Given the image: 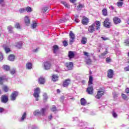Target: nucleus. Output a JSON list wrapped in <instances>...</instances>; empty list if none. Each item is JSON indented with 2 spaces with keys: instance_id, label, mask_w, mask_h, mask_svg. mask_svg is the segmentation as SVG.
Here are the masks:
<instances>
[{
  "instance_id": "nucleus-6",
  "label": "nucleus",
  "mask_w": 129,
  "mask_h": 129,
  "mask_svg": "<svg viewBox=\"0 0 129 129\" xmlns=\"http://www.w3.org/2000/svg\"><path fill=\"white\" fill-rule=\"evenodd\" d=\"M87 92L88 94H93V86L90 85L87 89Z\"/></svg>"
},
{
  "instance_id": "nucleus-27",
  "label": "nucleus",
  "mask_w": 129,
  "mask_h": 129,
  "mask_svg": "<svg viewBox=\"0 0 129 129\" xmlns=\"http://www.w3.org/2000/svg\"><path fill=\"white\" fill-rule=\"evenodd\" d=\"M38 82L39 84H44L45 83V79L43 77H40L38 79Z\"/></svg>"
},
{
  "instance_id": "nucleus-40",
  "label": "nucleus",
  "mask_w": 129,
  "mask_h": 129,
  "mask_svg": "<svg viewBox=\"0 0 129 129\" xmlns=\"http://www.w3.org/2000/svg\"><path fill=\"white\" fill-rule=\"evenodd\" d=\"M74 20L76 23H79V22H80V20L78 19V16L77 15L75 16Z\"/></svg>"
},
{
  "instance_id": "nucleus-61",
  "label": "nucleus",
  "mask_w": 129,
  "mask_h": 129,
  "mask_svg": "<svg viewBox=\"0 0 129 129\" xmlns=\"http://www.w3.org/2000/svg\"><path fill=\"white\" fill-rule=\"evenodd\" d=\"M52 118H53V116H52V115H50L48 117V119H49L50 120H51V119H52Z\"/></svg>"
},
{
  "instance_id": "nucleus-56",
  "label": "nucleus",
  "mask_w": 129,
  "mask_h": 129,
  "mask_svg": "<svg viewBox=\"0 0 129 129\" xmlns=\"http://www.w3.org/2000/svg\"><path fill=\"white\" fill-rule=\"evenodd\" d=\"M124 71H129V66L124 68Z\"/></svg>"
},
{
  "instance_id": "nucleus-15",
  "label": "nucleus",
  "mask_w": 129,
  "mask_h": 129,
  "mask_svg": "<svg viewBox=\"0 0 129 129\" xmlns=\"http://www.w3.org/2000/svg\"><path fill=\"white\" fill-rule=\"evenodd\" d=\"M71 81L69 79L66 80V81L63 83V86L64 87H67V86H68V85H69V84H70Z\"/></svg>"
},
{
  "instance_id": "nucleus-58",
  "label": "nucleus",
  "mask_w": 129,
  "mask_h": 129,
  "mask_svg": "<svg viewBox=\"0 0 129 129\" xmlns=\"http://www.w3.org/2000/svg\"><path fill=\"white\" fill-rule=\"evenodd\" d=\"M113 97L115 98V97H117V94H116V93L114 92L113 93Z\"/></svg>"
},
{
  "instance_id": "nucleus-26",
  "label": "nucleus",
  "mask_w": 129,
  "mask_h": 129,
  "mask_svg": "<svg viewBox=\"0 0 129 129\" xmlns=\"http://www.w3.org/2000/svg\"><path fill=\"white\" fill-rule=\"evenodd\" d=\"M93 78L92 77V76H90L89 79V82H88V86H90L93 83Z\"/></svg>"
},
{
  "instance_id": "nucleus-37",
  "label": "nucleus",
  "mask_w": 129,
  "mask_h": 129,
  "mask_svg": "<svg viewBox=\"0 0 129 129\" xmlns=\"http://www.w3.org/2000/svg\"><path fill=\"white\" fill-rule=\"evenodd\" d=\"M26 12L25 8H21L18 10V13H20V14H23V13H25Z\"/></svg>"
},
{
  "instance_id": "nucleus-18",
  "label": "nucleus",
  "mask_w": 129,
  "mask_h": 129,
  "mask_svg": "<svg viewBox=\"0 0 129 129\" xmlns=\"http://www.w3.org/2000/svg\"><path fill=\"white\" fill-rule=\"evenodd\" d=\"M22 46H23V42H22V41L17 42L15 44V47H17V48H18V49H21Z\"/></svg>"
},
{
  "instance_id": "nucleus-13",
  "label": "nucleus",
  "mask_w": 129,
  "mask_h": 129,
  "mask_svg": "<svg viewBox=\"0 0 129 129\" xmlns=\"http://www.w3.org/2000/svg\"><path fill=\"white\" fill-rule=\"evenodd\" d=\"M46 111H47V108H42L40 110V115H42V116H45L46 115Z\"/></svg>"
},
{
  "instance_id": "nucleus-5",
  "label": "nucleus",
  "mask_w": 129,
  "mask_h": 129,
  "mask_svg": "<svg viewBox=\"0 0 129 129\" xmlns=\"http://www.w3.org/2000/svg\"><path fill=\"white\" fill-rule=\"evenodd\" d=\"M18 95H19V93L18 92H14L11 96V100L13 101L16 100V98H17V96H18Z\"/></svg>"
},
{
  "instance_id": "nucleus-43",
  "label": "nucleus",
  "mask_w": 129,
  "mask_h": 129,
  "mask_svg": "<svg viewBox=\"0 0 129 129\" xmlns=\"http://www.w3.org/2000/svg\"><path fill=\"white\" fill-rule=\"evenodd\" d=\"M3 90L5 92H8V91H9V88H8V86H5L3 87Z\"/></svg>"
},
{
  "instance_id": "nucleus-33",
  "label": "nucleus",
  "mask_w": 129,
  "mask_h": 129,
  "mask_svg": "<svg viewBox=\"0 0 129 129\" xmlns=\"http://www.w3.org/2000/svg\"><path fill=\"white\" fill-rule=\"evenodd\" d=\"M25 12H27V13H31V12L33 11L32 10V8L30 7L25 8Z\"/></svg>"
},
{
  "instance_id": "nucleus-8",
  "label": "nucleus",
  "mask_w": 129,
  "mask_h": 129,
  "mask_svg": "<svg viewBox=\"0 0 129 129\" xmlns=\"http://www.w3.org/2000/svg\"><path fill=\"white\" fill-rule=\"evenodd\" d=\"M107 77L108 78H112L113 77V70L109 69L107 71Z\"/></svg>"
},
{
  "instance_id": "nucleus-17",
  "label": "nucleus",
  "mask_w": 129,
  "mask_h": 129,
  "mask_svg": "<svg viewBox=\"0 0 129 129\" xmlns=\"http://www.w3.org/2000/svg\"><path fill=\"white\" fill-rule=\"evenodd\" d=\"M7 29L9 33L10 34H14V30H14V28H13L12 26L10 25L8 26Z\"/></svg>"
},
{
  "instance_id": "nucleus-31",
  "label": "nucleus",
  "mask_w": 129,
  "mask_h": 129,
  "mask_svg": "<svg viewBox=\"0 0 129 129\" xmlns=\"http://www.w3.org/2000/svg\"><path fill=\"white\" fill-rule=\"evenodd\" d=\"M8 59L10 61H14L15 60V55L14 54H11L8 57Z\"/></svg>"
},
{
  "instance_id": "nucleus-35",
  "label": "nucleus",
  "mask_w": 129,
  "mask_h": 129,
  "mask_svg": "<svg viewBox=\"0 0 129 129\" xmlns=\"http://www.w3.org/2000/svg\"><path fill=\"white\" fill-rule=\"evenodd\" d=\"M3 69L5 71H9L10 70V66H7V65H4L3 66Z\"/></svg>"
},
{
  "instance_id": "nucleus-21",
  "label": "nucleus",
  "mask_w": 129,
  "mask_h": 129,
  "mask_svg": "<svg viewBox=\"0 0 129 129\" xmlns=\"http://www.w3.org/2000/svg\"><path fill=\"white\" fill-rule=\"evenodd\" d=\"M26 68L29 70H31L33 68V64L31 62H27L26 63Z\"/></svg>"
},
{
  "instance_id": "nucleus-25",
  "label": "nucleus",
  "mask_w": 129,
  "mask_h": 129,
  "mask_svg": "<svg viewBox=\"0 0 129 129\" xmlns=\"http://www.w3.org/2000/svg\"><path fill=\"white\" fill-rule=\"evenodd\" d=\"M81 104V105H86V103H87V102L86 101V100L84 98H82L80 100Z\"/></svg>"
},
{
  "instance_id": "nucleus-60",
  "label": "nucleus",
  "mask_w": 129,
  "mask_h": 129,
  "mask_svg": "<svg viewBox=\"0 0 129 129\" xmlns=\"http://www.w3.org/2000/svg\"><path fill=\"white\" fill-rule=\"evenodd\" d=\"M116 54H117V55H120V51H119V50H117V51L116 52Z\"/></svg>"
},
{
  "instance_id": "nucleus-48",
  "label": "nucleus",
  "mask_w": 129,
  "mask_h": 129,
  "mask_svg": "<svg viewBox=\"0 0 129 129\" xmlns=\"http://www.w3.org/2000/svg\"><path fill=\"white\" fill-rule=\"evenodd\" d=\"M61 3L62 4V5H64L66 8H68V4H67V3L64 1H61Z\"/></svg>"
},
{
  "instance_id": "nucleus-28",
  "label": "nucleus",
  "mask_w": 129,
  "mask_h": 129,
  "mask_svg": "<svg viewBox=\"0 0 129 129\" xmlns=\"http://www.w3.org/2000/svg\"><path fill=\"white\" fill-rule=\"evenodd\" d=\"M58 78H59V77L56 75H53L52 76V80L54 82H56V81H58Z\"/></svg>"
},
{
  "instance_id": "nucleus-62",
  "label": "nucleus",
  "mask_w": 129,
  "mask_h": 129,
  "mask_svg": "<svg viewBox=\"0 0 129 129\" xmlns=\"http://www.w3.org/2000/svg\"><path fill=\"white\" fill-rule=\"evenodd\" d=\"M101 38L103 41H106V40H107V38L103 37H102Z\"/></svg>"
},
{
  "instance_id": "nucleus-19",
  "label": "nucleus",
  "mask_w": 129,
  "mask_h": 129,
  "mask_svg": "<svg viewBox=\"0 0 129 129\" xmlns=\"http://www.w3.org/2000/svg\"><path fill=\"white\" fill-rule=\"evenodd\" d=\"M58 51H59V47L57 45H55L53 46V53L54 54H57L58 52Z\"/></svg>"
},
{
  "instance_id": "nucleus-41",
  "label": "nucleus",
  "mask_w": 129,
  "mask_h": 129,
  "mask_svg": "<svg viewBox=\"0 0 129 129\" xmlns=\"http://www.w3.org/2000/svg\"><path fill=\"white\" fill-rule=\"evenodd\" d=\"M84 7V5H82V4H79L77 8H78V10H81Z\"/></svg>"
},
{
  "instance_id": "nucleus-42",
  "label": "nucleus",
  "mask_w": 129,
  "mask_h": 129,
  "mask_svg": "<svg viewBox=\"0 0 129 129\" xmlns=\"http://www.w3.org/2000/svg\"><path fill=\"white\" fill-rule=\"evenodd\" d=\"M48 9L49 8L48 7H43L42 10V13H46L47 11H48Z\"/></svg>"
},
{
  "instance_id": "nucleus-50",
  "label": "nucleus",
  "mask_w": 129,
  "mask_h": 129,
  "mask_svg": "<svg viewBox=\"0 0 129 129\" xmlns=\"http://www.w3.org/2000/svg\"><path fill=\"white\" fill-rule=\"evenodd\" d=\"M10 73L12 75H14L16 73V70L15 69L10 71Z\"/></svg>"
},
{
  "instance_id": "nucleus-32",
  "label": "nucleus",
  "mask_w": 129,
  "mask_h": 129,
  "mask_svg": "<svg viewBox=\"0 0 129 129\" xmlns=\"http://www.w3.org/2000/svg\"><path fill=\"white\" fill-rule=\"evenodd\" d=\"M86 64H87L88 65H90V64H91V59H90V58H89V57H87L86 58Z\"/></svg>"
},
{
  "instance_id": "nucleus-9",
  "label": "nucleus",
  "mask_w": 129,
  "mask_h": 129,
  "mask_svg": "<svg viewBox=\"0 0 129 129\" xmlns=\"http://www.w3.org/2000/svg\"><path fill=\"white\" fill-rule=\"evenodd\" d=\"M8 100H9V98L8 97V96L4 95L2 96L1 101L3 103H7Z\"/></svg>"
},
{
  "instance_id": "nucleus-64",
  "label": "nucleus",
  "mask_w": 129,
  "mask_h": 129,
  "mask_svg": "<svg viewBox=\"0 0 129 129\" xmlns=\"http://www.w3.org/2000/svg\"><path fill=\"white\" fill-rule=\"evenodd\" d=\"M4 109L3 108H0V112H3Z\"/></svg>"
},
{
  "instance_id": "nucleus-22",
  "label": "nucleus",
  "mask_w": 129,
  "mask_h": 129,
  "mask_svg": "<svg viewBox=\"0 0 129 129\" xmlns=\"http://www.w3.org/2000/svg\"><path fill=\"white\" fill-rule=\"evenodd\" d=\"M94 24H95V26H96V30H99L100 27V22L96 21Z\"/></svg>"
},
{
  "instance_id": "nucleus-24",
  "label": "nucleus",
  "mask_w": 129,
  "mask_h": 129,
  "mask_svg": "<svg viewBox=\"0 0 129 129\" xmlns=\"http://www.w3.org/2000/svg\"><path fill=\"white\" fill-rule=\"evenodd\" d=\"M87 42V38H86L85 37H83L81 41V44H83V45H85Z\"/></svg>"
},
{
  "instance_id": "nucleus-49",
  "label": "nucleus",
  "mask_w": 129,
  "mask_h": 129,
  "mask_svg": "<svg viewBox=\"0 0 129 129\" xmlns=\"http://www.w3.org/2000/svg\"><path fill=\"white\" fill-rule=\"evenodd\" d=\"M15 27L17 29H21V26L20 25V24H19V23H16L15 25Z\"/></svg>"
},
{
  "instance_id": "nucleus-2",
  "label": "nucleus",
  "mask_w": 129,
  "mask_h": 129,
  "mask_svg": "<svg viewBox=\"0 0 129 129\" xmlns=\"http://www.w3.org/2000/svg\"><path fill=\"white\" fill-rule=\"evenodd\" d=\"M43 68L45 70H49L52 67V64L50 61H44L43 62Z\"/></svg>"
},
{
  "instance_id": "nucleus-30",
  "label": "nucleus",
  "mask_w": 129,
  "mask_h": 129,
  "mask_svg": "<svg viewBox=\"0 0 129 129\" xmlns=\"http://www.w3.org/2000/svg\"><path fill=\"white\" fill-rule=\"evenodd\" d=\"M3 48L5 50L6 53H9V52L11 51L10 48H9V47L7 46L6 45H4Z\"/></svg>"
},
{
  "instance_id": "nucleus-7",
  "label": "nucleus",
  "mask_w": 129,
  "mask_h": 129,
  "mask_svg": "<svg viewBox=\"0 0 129 129\" xmlns=\"http://www.w3.org/2000/svg\"><path fill=\"white\" fill-rule=\"evenodd\" d=\"M113 21L115 25H117V24H120L121 20H120V19H119L118 17H115L113 18Z\"/></svg>"
},
{
  "instance_id": "nucleus-52",
  "label": "nucleus",
  "mask_w": 129,
  "mask_h": 129,
  "mask_svg": "<svg viewBox=\"0 0 129 129\" xmlns=\"http://www.w3.org/2000/svg\"><path fill=\"white\" fill-rule=\"evenodd\" d=\"M4 59V55H3V53L0 52V61H2Z\"/></svg>"
},
{
  "instance_id": "nucleus-14",
  "label": "nucleus",
  "mask_w": 129,
  "mask_h": 129,
  "mask_svg": "<svg viewBox=\"0 0 129 129\" xmlns=\"http://www.w3.org/2000/svg\"><path fill=\"white\" fill-rule=\"evenodd\" d=\"M75 56V54H74V52L72 51H69L68 54V57L69 58V60H71V59H73Z\"/></svg>"
},
{
  "instance_id": "nucleus-59",
  "label": "nucleus",
  "mask_w": 129,
  "mask_h": 129,
  "mask_svg": "<svg viewBox=\"0 0 129 129\" xmlns=\"http://www.w3.org/2000/svg\"><path fill=\"white\" fill-rule=\"evenodd\" d=\"M106 61L107 63H109V62H110V58H109V57H107L106 59Z\"/></svg>"
},
{
  "instance_id": "nucleus-55",
  "label": "nucleus",
  "mask_w": 129,
  "mask_h": 129,
  "mask_svg": "<svg viewBox=\"0 0 129 129\" xmlns=\"http://www.w3.org/2000/svg\"><path fill=\"white\" fill-rule=\"evenodd\" d=\"M57 110V108L55 106H53V107L51 108V111H56Z\"/></svg>"
},
{
  "instance_id": "nucleus-3",
  "label": "nucleus",
  "mask_w": 129,
  "mask_h": 129,
  "mask_svg": "<svg viewBox=\"0 0 129 129\" xmlns=\"http://www.w3.org/2000/svg\"><path fill=\"white\" fill-rule=\"evenodd\" d=\"M70 44L72 45L74 43V40H75V35L72 31L70 32Z\"/></svg>"
},
{
  "instance_id": "nucleus-44",
  "label": "nucleus",
  "mask_w": 129,
  "mask_h": 129,
  "mask_svg": "<svg viewBox=\"0 0 129 129\" xmlns=\"http://www.w3.org/2000/svg\"><path fill=\"white\" fill-rule=\"evenodd\" d=\"M62 44H63L64 47H66V46H68V42L66 40H64L62 42Z\"/></svg>"
},
{
  "instance_id": "nucleus-12",
  "label": "nucleus",
  "mask_w": 129,
  "mask_h": 129,
  "mask_svg": "<svg viewBox=\"0 0 129 129\" xmlns=\"http://www.w3.org/2000/svg\"><path fill=\"white\" fill-rule=\"evenodd\" d=\"M94 27H95V24H92V25L90 26L88 28V32L89 33H93L95 30Z\"/></svg>"
},
{
  "instance_id": "nucleus-23",
  "label": "nucleus",
  "mask_w": 129,
  "mask_h": 129,
  "mask_svg": "<svg viewBox=\"0 0 129 129\" xmlns=\"http://www.w3.org/2000/svg\"><path fill=\"white\" fill-rule=\"evenodd\" d=\"M26 117H27V113L26 112H25L22 114L21 118L20 120V121H24V120H25V119H26Z\"/></svg>"
},
{
  "instance_id": "nucleus-11",
  "label": "nucleus",
  "mask_w": 129,
  "mask_h": 129,
  "mask_svg": "<svg viewBox=\"0 0 129 129\" xmlns=\"http://www.w3.org/2000/svg\"><path fill=\"white\" fill-rule=\"evenodd\" d=\"M65 66H66V67H67L69 70H71V69L73 68V62H67L66 63Z\"/></svg>"
},
{
  "instance_id": "nucleus-4",
  "label": "nucleus",
  "mask_w": 129,
  "mask_h": 129,
  "mask_svg": "<svg viewBox=\"0 0 129 129\" xmlns=\"http://www.w3.org/2000/svg\"><path fill=\"white\" fill-rule=\"evenodd\" d=\"M104 27L106 28H110V27H111V22L109 21V18H106L104 21Z\"/></svg>"
},
{
  "instance_id": "nucleus-20",
  "label": "nucleus",
  "mask_w": 129,
  "mask_h": 129,
  "mask_svg": "<svg viewBox=\"0 0 129 129\" xmlns=\"http://www.w3.org/2000/svg\"><path fill=\"white\" fill-rule=\"evenodd\" d=\"M82 24L83 25H84L85 26H86L87 24H88V18L85 17L83 18L82 20Z\"/></svg>"
},
{
  "instance_id": "nucleus-47",
  "label": "nucleus",
  "mask_w": 129,
  "mask_h": 129,
  "mask_svg": "<svg viewBox=\"0 0 129 129\" xmlns=\"http://www.w3.org/2000/svg\"><path fill=\"white\" fill-rule=\"evenodd\" d=\"M5 80V79L3 78L0 77V85H3L4 83V81Z\"/></svg>"
},
{
  "instance_id": "nucleus-36",
  "label": "nucleus",
  "mask_w": 129,
  "mask_h": 129,
  "mask_svg": "<svg viewBox=\"0 0 129 129\" xmlns=\"http://www.w3.org/2000/svg\"><path fill=\"white\" fill-rule=\"evenodd\" d=\"M48 99V96L47 95V94L46 93H43V100L44 102L47 101V100Z\"/></svg>"
},
{
  "instance_id": "nucleus-1",
  "label": "nucleus",
  "mask_w": 129,
  "mask_h": 129,
  "mask_svg": "<svg viewBox=\"0 0 129 129\" xmlns=\"http://www.w3.org/2000/svg\"><path fill=\"white\" fill-rule=\"evenodd\" d=\"M41 91H40V89L39 88H37L34 89V93L33 94V96L36 98V101H38L39 97H40V93Z\"/></svg>"
},
{
  "instance_id": "nucleus-63",
  "label": "nucleus",
  "mask_w": 129,
  "mask_h": 129,
  "mask_svg": "<svg viewBox=\"0 0 129 129\" xmlns=\"http://www.w3.org/2000/svg\"><path fill=\"white\" fill-rule=\"evenodd\" d=\"M109 9H110V10H114V7H113L112 6H110L109 7Z\"/></svg>"
},
{
  "instance_id": "nucleus-29",
  "label": "nucleus",
  "mask_w": 129,
  "mask_h": 129,
  "mask_svg": "<svg viewBox=\"0 0 129 129\" xmlns=\"http://www.w3.org/2000/svg\"><path fill=\"white\" fill-rule=\"evenodd\" d=\"M102 12L103 16H104V17H107V9H106V8L103 9Z\"/></svg>"
},
{
  "instance_id": "nucleus-51",
  "label": "nucleus",
  "mask_w": 129,
  "mask_h": 129,
  "mask_svg": "<svg viewBox=\"0 0 129 129\" xmlns=\"http://www.w3.org/2000/svg\"><path fill=\"white\" fill-rule=\"evenodd\" d=\"M124 43L126 46H129V39H127L125 40Z\"/></svg>"
},
{
  "instance_id": "nucleus-54",
  "label": "nucleus",
  "mask_w": 129,
  "mask_h": 129,
  "mask_svg": "<svg viewBox=\"0 0 129 129\" xmlns=\"http://www.w3.org/2000/svg\"><path fill=\"white\" fill-rule=\"evenodd\" d=\"M83 53H84V55H85V56H86V57L89 58V55H88V52H87L86 51H84Z\"/></svg>"
},
{
  "instance_id": "nucleus-45",
  "label": "nucleus",
  "mask_w": 129,
  "mask_h": 129,
  "mask_svg": "<svg viewBox=\"0 0 129 129\" xmlns=\"http://www.w3.org/2000/svg\"><path fill=\"white\" fill-rule=\"evenodd\" d=\"M36 27H37V23L36 22L33 23L32 25V29H36Z\"/></svg>"
},
{
  "instance_id": "nucleus-10",
  "label": "nucleus",
  "mask_w": 129,
  "mask_h": 129,
  "mask_svg": "<svg viewBox=\"0 0 129 129\" xmlns=\"http://www.w3.org/2000/svg\"><path fill=\"white\" fill-rule=\"evenodd\" d=\"M103 94H104V91H99L97 92V94L96 96V98H97V99H99V98H100V97H101Z\"/></svg>"
},
{
  "instance_id": "nucleus-16",
  "label": "nucleus",
  "mask_w": 129,
  "mask_h": 129,
  "mask_svg": "<svg viewBox=\"0 0 129 129\" xmlns=\"http://www.w3.org/2000/svg\"><path fill=\"white\" fill-rule=\"evenodd\" d=\"M24 22L26 25V26H29L30 25V19L29 17L25 16L24 18Z\"/></svg>"
},
{
  "instance_id": "nucleus-39",
  "label": "nucleus",
  "mask_w": 129,
  "mask_h": 129,
  "mask_svg": "<svg viewBox=\"0 0 129 129\" xmlns=\"http://www.w3.org/2000/svg\"><path fill=\"white\" fill-rule=\"evenodd\" d=\"M122 5H123V3H122L121 2H118L117 3V6L119 8H121V7H122Z\"/></svg>"
},
{
  "instance_id": "nucleus-46",
  "label": "nucleus",
  "mask_w": 129,
  "mask_h": 129,
  "mask_svg": "<svg viewBox=\"0 0 129 129\" xmlns=\"http://www.w3.org/2000/svg\"><path fill=\"white\" fill-rule=\"evenodd\" d=\"M0 6L4 7L5 6V0H0Z\"/></svg>"
},
{
  "instance_id": "nucleus-57",
  "label": "nucleus",
  "mask_w": 129,
  "mask_h": 129,
  "mask_svg": "<svg viewBox=\"0 0 129 129\" xmlns=\"http://www.w3.org/2000/svg\"><path fill=\"white\" fill-rule=\"evenodd\" d=\"M108 53V52H107V51L106 50L104 52L102 53V56H105V55H107Z\"/></svg>"
},
{
  "instance_id": "nucleus-53",
  "label": "nucleus",
  "mask_w": 129,
  "mask_h": 129,
  "mask_svg": "<svg viewBox=\"0 0 129 129\" xmlns=\"http://www.w3.org/2000/svg\"><path fill=\"white\" fill-rule=\"evenodd\" d=\"M112 115L113 117H117V114H116V113H115L114 111H113Z\"/></svg>"
},
{
  "instance_id": "nucleus-38",
  "label": "nucleus",
  "mask_w": 129,
  "mask_h": 129,
  "mask_svg": "<svg viewBox=\"0 0 129 129\" xmlns=\"http://www.w3.org/2000/svg\"><path fill=\"white\" fill-rule=\"evenodd\" d=\"M122 98L124 99V100H128V98H127V96L125 95V94H121Z\"/></svg>"
},
{
  "instance_id": "nucleus-34",
  "label": "nucleus",
  "mask_w": 129,
  "mask_h": 129,
  "mask_svg": "<svg viewBox=\"0 0 129 129\" xmlns=\"http://www.w3.org/2000/svg\"><path fill=\"white\" fill-rule=\"evenodd\" d=\"M33 114L34 115H41L40 111L39 110H36L34 112Z\"/></svg>"
}]
</instances>
